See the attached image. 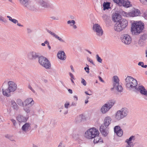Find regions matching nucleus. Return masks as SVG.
I'll return each instance as SVG.
<instances>
[{
  "label": "nucleus",
  "mask_w": 147,
  "mask_h": 147,
  "mask_svg": "<svg viewBox=\"0 0 147 147\" xmlns=\"http://www.w3.org/2000/svg\"><path fill=\"white\" fill-rule=\"evenodd\" d=\"M47 31L53 37L55 38L56 39H58L59 41L63 42H64V40L63 39H62L61 38L59 37L57 35L55 34V33L52 32L51 31L48 30H47Z\"/></svg>",
  "instance_id": "26"
},
{
  "label": "nucleus",
  "mask_w": 147,
  "mask_h": 147,
  "mask_svg": "<svg viewBox=\"0 0 147 147\" xmlns=\"http://www.w3.org/2000/svg\"><path fill=\"white\" fill-rule=\"evenodd\" d=\"M82 114H81L77 117L76 119V123H79L84 120L85 117Z\"/></svg>",
  "instance_id": "28"
},
{
  "label": "nucleus",
  "mask_w": 147,
  "mask_h": 147,
  "mask_svg": "<svg viewBox=\"0 0 147 147\" xmlns=\"http://www.w3.org/2000/svg\"><path fill=\"white\" fill-rule=\"evenodd\" d=\"M87 60L88 61L90 62L93 64H94L93 63V61L92 60V59H91L90 58H87Z\"/></svg>",
  "instance_id": "53"
},
{
  "label": "nucleus",
  "mask_w": 147,
  "mask_h": 147,
  "mask_svg": "<svg viewBox=\"0 0 147 147\" xmlns=\"http://www.w3.org/2000/svg\"><path fill=\"white\" fill-rule=\"evenodd\" d=\"M121 41L125 44L129 45L131 42V38L128 34H125L121 37Z\"/></svg>",
  "instance_id": "13"
},
{
  "label": "nucleus",
  "mask_w": 147,
  "mask_h": 147,
  "mask_svg": "<svg viewBox=\"0 0 147 147\" xmlns=\"http://www.w3.org/2000/svg\"><path fill=\"white\" fill-rule=\"evenodd\" d=\"M7 18H8L9 19V21H10L11 22L12 20L13 19H12V18L10 17V16H7Z\"/></svg>",
  "instance_id": "55"
},
{
  "label": "nucleus",
  "mask_w": 147,
  "mask_h": 147,
  "mask_svg": "<svg viewBox=\"0 0 147 147\" xmlns=\"http://www.w3.org/2000/svg\"><path fill=\"white\" fill-rule=\"evenodd\" d=\"M137 90L142 95L144 96H147V91L143 86L139 85Z\"/></svg>",
  "instance_id": "15"
},
{
  "label": "nucleus",
  "mask_w": 147,
  "mask_h": 147,
  "mask_svg": "<svg viewBox=\"0 0 147 147\" xmlns=\"http://www.w3.org/2000/svg\"><path fill=\"white\" fill-rule=\"evenodd\" d=\"M98 78L99 79V80L102 82H104V81L102 80V78L100 76H98Z\"/></svg>",
  "instance_id": "58"
},
{
  "label": "nucleus",
  "mask_w": 147,
  "mask_h": 147,
  "mask_svg": "<svg viewBox=\"0 0 147 147\" xmlns=\"http://www.w3.org/2000/svg\"><path fill=\"white\" fill-rule=\"evenodd\" d=\"M69 75H70V77L71 78H72V79H74V76L73 75L72 73H70Z\"/></svg>",
  "instance_id": "57"
},
{
  "label": "nucleus",
  "mask_w": 147,
  "mask_h": 147,
  "mask_svg": "<svg viewBox=\"0 0 147 147\" xmlns=\"http://www.w3.org/2000/svg\"><path fill=\"white\" fill-rule=\"evenodd\" d=\"M140 13V11L138 9H134V10L128 13L123 11L121 14L124 16L129 17L138 16L139 15Z\"/></svg>",
  "instance_id": "9"
},
{
  "label": "nucleus",
  "mask_w": 147,
  "mask_h": 147,
  "mask_svg": "<svg viewBox=\"0 0 147 147\" xmlns=\"http://www.w3.org/2000/svg\"><path fill=\"white\" fill-rule=\"evenodd\" d=\"M144 24L141 22L132 23L131 31L132 34L134 35H137L143 30Z\"/></svg>",
  "instance_id": "2"
},
{
  "label": "nucleus",
  "mask_w": 147,
  "mask_h": 147,
  "mask_svg": "<svg viewBox=\"0 0 147 147\" xmlns=\"http://www.w3.org/2000/svg\"><path fill=\"white\" fill-rule=\"evenodd\" d=\"M5 137L8 138H9L11 137V136L9 135H7L5 136Z\"/></svg>",
  "instance_id": "63"
},
{
  "label": "nucleus",
  "mask_w": 147,
  "mask_h": 147,
  "mask_svg": "<svg viewBox=\"0 0 147 147\" xmlns=\"http://www.w3.org/2000/svg\"><path fill=\"white\" fill-rule=\"evenodd\" d=\"M115 132L116 133L117 136L121 137L123 134V131L120 128V127L118 126H115L114 128Z\"/></svg>",
  "instance_id": "17"
},
{
  "label": "nucleus",
  "mask_w": 147,
  "mask_h": 147,
  "mask_svg": "<svg viewBox=\"0 0 147 147\" xmlns=\"http://www.w3.org/2000/svg\"><path fill=\"white\" fill-rule=\"evenodd\" d=\"M76 102H73L72 103L71 106H76Z\"/></svg>",
  "instance_id": "59"
},
{
  "label": "nucleus",
  "mask_w": 147,
  "mask_h": 147,
  "mask_svg": "<svg viewBox=\"0 0 147 147\" xmlns=\"http://www.w3.org/2000/svg\"><path fill=\"white\" fill-rule=\"evenodd\" d=\"M67 23L68 24H70L71 26H73L76 24V22L74 20H68L67 22Z\"/></svg>",
  "instance_id": "36"
},
{
  "label": "nucleus",
  "mask_w": 147,
  "mask_h": 147,
  "mask_svg": "<svg viewBox=\"0 0 147 147\" xmlns=\"http://www.w3.org/2000/svg\"><path fill=\"white\" fill-rule=\"evenodd\" d=\"M7 18H8L9 19V21H10L11 22L12 20L13 19H12V18L10 17V16H7Z\"/></svg>",
  "instance_id": "56"
},
{
  "label": "nucleus",
  "mask_w": 147,
  "mask_h": 147,
  "mask_svg": "<svg viewBox=\"0 0 147 147\" xmlns=\"http://www.w3.org/2000/svg\"><path fill=\"white\" fill-rule=\"evenodd\" d=\"M17 23V25L18 26H21V27H23V25H22L20 23Z\"/></svg>",
  "instance_id": "62"
},
{
  "label": "nucleus",
  "mask_w": 147,
  "mask_h": 147,
  "mask_svg": "<svg viewBox=\"0 0 147 147\" xmlns=\"http://www.w3.org/2000/svg\"><path fill=\"white\" fill-rule=\"evenodd\" d=\"M92 29L93 31L96 33L97 35L100 36L103 35V31L99 24H94Z\"/></svg>",
  "instance_id": "10"
},
{
  "label": "nucleus",
  "mask_w": 147,
  "mask_h": 147,
  "mask_svg": "<svg viewBox=\"0 0 147 147\" xmlns=\"http://www.w3.org/2000/svg\"><path fill=\"white\" fill-rule=\"evenodd\" d=\"M34 101L31 98L26 99L24 102V105L32 106L34 104Z\"/></svg>",
  "instance_id": "20"
},
{
  "label": "nucleus",
  "mask_w": 147,
  "mask_h": 147,
  "mask_svg": "<svg viewBox=\"0 0 147 147\" xmlns=\"http://www.w3.org/2000/svg\"><path fill=\"white\" fill-rule=\"evenodd\" d=\"M28 88L30 89L34 93L36 92L32 88L30 85H29Z\"/></svg>",
  "instance_id": "45"
},
{
  "label": "nucleus",
  "mask_w": 147,
  "mask_h": 147,
  "mask_svg": "<svg viewBox=\"0 0 147 147\" xmlns=\"http://www.w3.org/2000/svg\"><path fill=\"white\" fill-rule=\"evenodd\" d=\"M115 2L119 5H123L127 7H129L131 5L130 2L128 0H113Z\"/></svg>",
  "instance_id": "11"
},
{
  "label": "nucleus",
  "mask_w": 147,
  "mask_h": 147,
  "mask_svg": "<svg viewBox=\"0 0 147 147\" xmlns=\"http://www.w3.org/2000/svg\"><path fill=\"white\" fill-rule=\"evenodd\" d=\"M121 15L118 13H115L112 17V20L114 22L117 23V22L121 19Z\"/></svg>",
  "instance_id": "22"
},
{
  "label": "nucleus",
  "mask_w": 147,
  "mask_h": 147,
  "mask_svg": "<svg viewBox=\"0 0 147 147\" xmlns=\"http://www.w3.org/2000/svg\"><path fill=\"white\" fill-rule=\"evenodd\" d=\"M58 58L61 60H64L66 58V55L63 51H60L57 54Z\"/></svg>",
  "instance_id": "21"
},
{
  "label": "nucleus",
  "mask_w": 147,
  "mask_h": 147,
  "mask_svg": "<svg viewBox=\"0 0 147 147\" xmlns=\"http://www.w3.org/2000/svg\"><path fill=\"white\" fill-rule=\"evenodd\" d=\"M2 92L4 96H11V92H14L17 88V85L13 81H9L7 83L5 81L1 86Z\"/></svg>",
  "instance_id": "1"
},
{
  "label": "nucleus",
  "mask_w": 147,
  "mask_h": 147,
  "mask_svg": "<svg viewBox=\"0 0 147 147\" xmlns=\"http://www.w3.org/2000/svg\"><path fill=\"white\" fill-rule=\"evenodd\" d=\"M32 147H38L35 144H33L32 145Z\"/></svg>",
  "instance_id": "64"
},
{
  "label": "nucleus",
  "mask_w": 147,
  "mask_h": 147,
  "mask_svg": "<svg viewBox=\"0 0 147 147\" xmlns=\"http://www.w3.org/2000/svg\"><path fill=\"white\" fill-rule=\"evenodd\" d=\"M140 2L142 4L147 5V0H140Z\"/></svg>",
  "instance_id": "42"
},
{
  "label": "nucleus",
  "mask_w": 147,
  "mask_h": 147,
  "mask_svg": "<svg viewBox=\"0 0 147 147\" xmlns=\"http://www.w3.org/2000/svg\"><path fill=\"white\" fill-rule=\"evenodd\" d=\"M135 139V137L134 136H131L129 139H127L126 141H130L131 142V141L132 140L134 141Z\"/></svg>",
  "instance_id": "38"
},
{
  "label": "nucleus",
  "mask_w": 147,
  "mask_h": 147,
  "mask_svg": "<svg viewBox=\"0 0 147 147\" xmlns=\"http://www.w3.org/2000/svg\"><path fill=\"white\" fill-rule=\"evenodd\" d=\"M11 104L12 108L14 110L17 111L18 109V107L16 102L13 100H12L11 102Z\"/></svg>",
  "instance_id": "29"
},
{
  "label": "nucleus",
  "mask_w": 147,
  "mask_h": 147,
  "mask_svg": "<svg viewBox=\"0 0 147 147\" xmlns=\"http://www.w3.org/2000/svg\"><path fill=\"white\" fill-rule=\"evenodd\" d=\"M3 117L1 116H0V123L3 122Z\"/></svg>",
  "instance_id": "60"
},
{
  "label": "nucleus",
  "mask_w": 147,
  "mask_h": 147,
  "mask_svg": "<svg viewBox=\"0 0 147 147\" xmlns=\"http://www.w3.org/2000/svg\"><path fill=\"white\" fill-rule=\"evenodd\" d=\"M115 103L114 100H109L104 104L101 107L100 111L102 114H105L108 112Z\"/></svg>",
  "instance_id": "5"
},
{
  "label": "nucleus",
  "mask_w": 147,
  "mask_h": 147,
  "mask_svg": "<svg viewBox=\"0 0 147 147\" xmlns=\"http://www.w3.org/2000/svg\"><path fill=\"white\" fill-rule=\"evenodd\" d=\"M140 36V39L138 43L140 45H142L147 40V33H142Z\"/></svg>",
  "instance_id": "14"
},
{
  "label": "nucleus",
  "mask_w": 147,
  "mask_h": 147,
  "mask_svg": "<svg viewBox=\"0 0 147 147\" xmlns=\"http://www.w3.org/2000/svg\"><path fill=\"white\" fill-rule=\"evenodd\" d=\"M51 18L53 20H59V19L57 17L56 18L55 17V16H52L51 17Z\"/></svg>",
  "instance_id": "52"
},
{
  "label": "nucleus",
  "mask_w": 147,
  "mask_h": 147,
  "mask_svg": "<svg viewBox=\"0 0 147 147\" xmlns=\"http://www.w3.org/2000/svg\"><path fill=\"white\" fill-rule=\"evenodd\" d=\"M126 142L127 143L128 146H127V147L129 146L130 147H133V145L132 143L130 141H126Z\"/></svg>",
  "instance_id": "41"
},
{
  "label": "nucleus",
  "mask_w": 147,
  "mask_h": 147,
  "mask_svg": "<svg viewBox=\"0 0 147 147\" xmlns=\"http://www.w3.org/2000/svg\"><path fill=\"white\" fill-rule=\"evenodd\" d=\"M0 21L4 23L7 22L6 20L2 16L0 15Z\"/></svg>",
  "instance_id": "37"
},
{
  "label": "nucleus",
  "mask_w": 147,
  "mask_h": 147,
  "mask_svg": "<svg viewBox=\"0 0 147 147\" xmlns=\"http://www.w3.org/2000/svg\"><path fill=\"white\" fill-rule=\"evenodd\" d=\"M39 3L41 6L44 8H47L49 6V4L47 2L43 0L40 1Z\"/></svg>",
  "instance_id": "30"
},
{
  "label": "nucleus",
  "mask_w": 147,
  "mask_h": 147,
  "mask_svg": "<svg viewBox=\"0 0 147 147\" xmlns=\"http://www.w3.org/2000/svg\"><path fill=\"white\" fill-rule=\"evenodd\" d=\"M27 56L28 58L30 60H35L39 57L38 53L33 51H31L28 53Z\"/></svg>",
  "instance_id": "12"
},
{
  "label": "nucleus",
  "mask_w": 147,
  "mask_h": 147,
  "mask_svg": "<svg viewBox=\"0 0 147 147\" xmlns=\"http://www.w3.org/2000/svg\"><path fill=\"white\" fill-rule=\"evenodd\" d=\"M126 87L130 90L136 89L137 86V80L131 76H128L125 79Z\"/></svg>",
  "instance_id": "4"
},
{
  "label": "nucleus",
  "mask_w": 147,
  "mask_h": 147,
  "mask_svg": "<svg viewBox=\"0 0 147 147\" xmlns=\"http://www.w3.org/2000/svg\"><path fill=\"white\" fill-rule=\"evenodd\" d=\"M128 113V110L127 108H122L117 111L115 115V118L116 120H120L126 117Z\"/></svg>",
  "instance_id": "6"
},
{
  "label": "nucleus",
  "mask_w": 147,
  "mask_h": 147,
  "mask_svg": "<svg viewBox=\"0 0 147 147\" xmlns=\"http://www.w3.org/2000/svg\"><path fill=\"white\" fill-rule=\"evenodd\" d=\"M11 120L12 122L13 125L14 126H15L16 124V120L13 119H12Z\"/></svg>",
  "instance_id": "48"
},
{
  "label": "nucleus",
  "mask_w": 147,
  "mask_h": 147,
  "mask_svg": "<svg viewBox=\"0 0 147 147\" xmlns=\"http://www.w3.org/2000/svg\"><path fill=\"white\" fill-rule=\"evenodd\" d=\"M113 88L115 89L119 92L122 91L123 89L121 85H119V79L117 76H114L113 77Z\"/></svg>",
  "instance_id": "8"
},
{
  "label": "nucleus",
  "mask_w": 147,
  "mask_h": 147,
  "mask_svg": "<svg viewBox=\"0 0 147 147\" xmlns=\"http://www.w3.org/2000/svg\"><path fill=\"white\" fill-rule=\"evenodd\" d=\"M11 22L15 24H16L17 23H18V21L17 20L15 19H13L11 21Z\"/></svg>",
  "instance_id": "46"
},
{
  "label": "nucleus",
  "mask_w": 147,
  "mask_h": 147,
  "mask_svg": "<svg viewBox=\"0 0 147 147\" xmlns=\"http://www.w3.org/2000/svg\"><path fill=\"white\" fill-rule=\"evenodd\" d=\"M73 139L75 140H78L80 138L79 135L77 133H73L72 134Z\"/></svg>",
  "instance_id": "33"
},
{
  "label": "nucleus",
  "mask_w": 147,
  "mask_h": 147,
  "mask_svg": "<svg viewBox=\"0 0 147 147\" xmlns=\"http://www.w3.org/2000/svg\"><path fill=\"white\" fill-rule=\"evenodd\" d=\"M17 103L20 106H24V104L22 100L20 99H18L16 100Z\"/></svg>",
  "instance_id": "35"
},
{
  "label": "nucleus",
  "mask_w": 147,
  "mask_h": 147,
  "mask_svg": "<svg viewBox=\"0 0 147 147\" xmlns=\"http://www.w3.org/2000/svg\"><path fill=\"white\" fill-rule=\"evenodd\" d=\"M96 58L97 61L100 63H101L102 62V59L100 57L98 56V55H96Z\"/></svg>",
  "instance_id": "40"
},
{
  "label": "nucleus",
  "mask_w": 147,
  "mask_h": 147,
  "mask_svg": "<svg viewBox=\"0 0 147 147\" xmlns=\"http://www.w3.org/2000/svg\"><path fill=\"white\" fill-rule=\"evenodd\" d=\"M28 119V118L25 117L21 115H18L17 117V120L20 123L25 122Z\"/></svg>",
  "instance_id": "25"
},
{
  "label": "nucleus",
  "mask_w": 147,
  "mask_h": 147,
  "mask_svg": "<svg viewBox=\"0 0 147 147\" xmlns=\"http://www.w3.org/2000/svg\"><path fill=\"white\" fill-rule=\"evenodd\" d=\"M20 4L24 7H28L29 5V0H18Z\"/></svg>",
  "instance_id": "27"
},
{
  "label": "nucleus",
  "mask_w": 147,
  "mask_h": 147,
  "mask_svg": "<svg viewBox=\"0 0 147 147\" xmlns=\"http://www.w3.org/2000/svg\"><path fill=\"white\" fill-rule=\"evenodd\" d=\"M69 105V102H66L64 105V107L66 109H68V106Z\"/></svg>",
  "instance_id": "47"
},
{
  "label": "nucleus",
  "mask_w": 147,
  "mask_h": 147,
  "mask_svg": "<svg viewBox=\"0 0 147 147\" xmlns=\"http://www.w3.org/2000/svg\"><path fill=\"white\" fill-rule=\"evenodd\" d=\"M68 92L70 93V94L72 93V90L71 89H69L68 90Z\"/></svg>",
  "instance_id": "61"
},
{
  "label": "nucleus",
  "mask_w": 147,
  "mask_h": 147,
  "mask_svg": "<svg viewBox=\"0 0 147 147\" xmlns=\"http://www.w3.org/2000/svg\"><path fill=\"white\" fill-rule=\"evenodd\" d=\"M99 132L97 129L92 127L88 129L85 133L84 137L87 139H92L99 135Z\"/></svg>",
  "instance_id": "3"
},
{
  "label": "nucleus",
  "mask_w": 147,
  "mask_h": 147,
  "mask_svg": "<svg viewBox=\"0 0 147 147\" xmlns=\"http://www.w3.org/2000/svg\"><path fill=\"white\" fill-rule=\"evenodd\" d=\"M30 123H25L22 127V129L23 132H26L30 129Z\"/></svg>",
  "instance_id": "18"
},
{
  "label": "nucleus",
  "mask_w": 147,
  "mask_h": 147,
  "mask_svg": "<svg viewBox=\"0 0 147 147\" xmlns=\"http://www.w3.org/2000/svg\"><path fill=\"white\" fill-rule=\"evenodd\" d=\"M114 29L115 31L119 32L121 31L124 29V28H123V27L119 23H118V22L116 23L115 24Z\"/></svg>",
  "instance_id": "24"
},
{
  "label": "nucleus",
  "mask_w": 147,
  "mask_h": 147,
  "mask_svg": "<svg viewBox=\"0 0 147 147\" xmlns=\"http://www.w3.org/2000/svg\"><path fill=\"white\" fill-rule=\"evenodd\" d=\"M81 83L84 86H86V82L83 78H82V79Z\"/></svg>",
  "instance_id": "44"
},
{
  "label": "nucleus",
  "mask_w": 147,
  "mask_h": 147,
  "mask_svg": "<svg viewBox=\"0 0 147 147\" xmlns=\"http://www.w3.org/2000/svg\"><path fill=\"white\" fill-rule=\"evenodd\" d=\"M84 69L86 70V72L88 73H89V68L88 67H86L84 68Z\"/></svg>",
  "instance_id": "49"
},
{
  "label": "nucleus",
  "mask_w": 147,
  "mask_h": 147,
  "mask_svg": "<svg viewBox=\"0 0 147 147\" xmlns=\"http://www.w3.org/2000/svg\"><path fill=\"white\" fill-rule=\"evenodd\" d=\"M38 61L40 65L46 69L50 68L51 64L47 59L43 56H41L38 58Z\"/></svg>",
  "instance_id": "7"
},
{
  "label": "nucleus",
  "mask_w": 147,
  "mask_h": 147,
  "mask_svg": "<svg viewBox=\"0 0 147 147\" xmlns=\"http://www.w3.org/2000/svg\"><path fill=\"white\" fill-rule=\"evenodd\" d=\"M143 16L145 19H147V11L144 12Z\"/></svg>",
  "instance_id": "43"
},
{
  "label": "nucleus",
  "mask_w": 147,
  "mask_h": 147,
  "mask_svg": "<svg viewBox=\"0 0 147 147\" xmlns=\"http://www.w3.org/2000/svg\"><path fill=\"white\" fill-rule=\"evenodd\" d=\"M144 65V63L143 62H139L138 63V65L139 66H141L142 67H143Z\"/></svg>",
  "instance_id": "50"
},
{
  "label": "nucleus",
  "mask_w": 147,
  "mask_h": 147,
  "mask_svg": "<svg viewBox=\"0 0 147 147\" xmlns=\"http://www.w3.org/2000/svg\"><path fill=\"white\" fill-rule=\"evenodd\" d=\"M24 109L26 112L28 113L30 111V106L24 105Z\"/></svg>",
  "instance_id": "34"
},
{
  "label": "nucleus",
  "mask_w": 147,
  "mask_h": 147,
  "mask_svg": "<svg viewBox=\"0 0 147 147\" xmlns=\"http://www.w3.org/2000/svg\"><path fill=\"white\" fill-rule=\"evenodd\" d=\"M58 147H64V146L62 143L60 142L58 146Z\"/></svg>",
  "instance_id": "54"
},
{
  "label": "nucleus",
  "mask_w": 147,
  "mask_h": 147,
  "mask_svg": "<svg viewBox=\"0 0 147 147\" xmlns=\"http://www.w3.org/2000/svg\"><path fill=\"white\" fill-rule=\"evenodd\" d=\"M117 22L124 29L127 26L128 24L127 21L126 19L123 18L121 19L120 20Z\"/></svg>",
  "instance_id": "19"
},
{
  "label": "nucleus",
  "mask_w": 147,
  "mask_h": 147,
  "mask_svg": "<svg viewBox=\"0 0 147 147\" xmlns=\"http://www.w3.org/2000/svg\"><path fill=\"white\" fill-rule=\"evenodd\" d=\"M26 7L31 10H35V8L34 6L30 5V3H29V5H28V6Z\"/></svg>",
  "instance_id": "39"
},
{
  "label": "nucleus",
  "mask_w": 147,
  "mask_h": 147,
  "mask_svg": "<svg viewBox=\"0 0 147 147\" xmlns=\"http://www.w3.org/2000/svg\"><path fill=\"white\" fill-rule=\"evenodd\" d=\"M110 3L108 2H104L103 3V10H105L106 9H108L110 8Z\"/></svg>",
  "instance_id": "32"
},
{
  "label": "nucleus",
  "mask_w": 147,
  "mask_h": 147,
  "mask_svg": "<svg viewBox=\"0 0 147 147\" xmlns=\"http://www.w3.org/2000/svg\"><path fill=\"white\" fill-rule=\"evenodd\" d=\"M112 119L109 116H107L105 117L103 125L108 127L111 123Z\"/></svg>",
  "instance_id": "23"
},
{
  "label": "nucleus",
  "mask_w": 147,
  "mask_h": 147,
  "mask_svg": "<svg viewBox=\"0 0 147 147\" xmlns=\"http://www.w3.org/2000/svg\"><path fill=\"white\" fill-rule=\"evenodd\" d=\"M107 127L103 125H102L100 127V130L102 135L104 136H107L108 133V129Z\"/></svg>",
  "instance_id": "16"
},
{
  "label": "nucleus",
  "mask_w": 147,
  "mask_h": 147,
  "mask_svg": "<svg viewBox=\"0 0 147 147\" xmlns=\"http://www.w3.org/2000/svg\"><path fill=\"white\" fill-rule=\"evenodd\" d=\"M102 17L103 19L104 20H106L107 18V16L106 15H104Z\"/></svg>",
  "instance_id": "51"
},
{
  "label": "nucleus",
  "mask_w": 147,
  "mask_h": 147,
  "mask_svg": "<svg viewBox=\"0 0 147 147\" xmlns=\"http://www.w3.org/2000/svg\"><path fill=\"white\" fill-rule=\"evenodd\" d=\"M94 143L95 144L97 143L98 142H102V139L99 136V135L97 136L94 138Z\"/></svg>",
  "instance_id": "31"
}]
</instances>
